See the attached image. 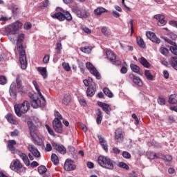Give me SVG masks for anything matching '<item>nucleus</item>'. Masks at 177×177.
I'll use <instances>...</instances> for the list:
<instances>
[{"label":"nucleus","mask_w":177,"mask_h":177,"mask_svg":"<svg viewBox=\"0 0 177 177\" xmlns=\"http://www.w3.org/2000/svg\"><path fill=\"white\" fill-rule=\"evenodd\" d=\"M103 92L106 96H108V97H113V93H111L110 89H109L107 87L104 88Z\"/></svg>","instance_id":"a19ab883"},{"label":"nucleus","mask_w":177,"mask_h":177,"mask_svg":"<svg viewBox=\"0 0 177 177\" xmlns=\"http://www.w3.org/2000/svg\"><path fill=\"white\" fill-rule=\"evenodd\" d=\"M12 26H13V28L15 29V30L17 32L19 31V30H20V28H21V27H23V24L19 21L13 23L12 24H11Z\"/></svg>","instance_id":"f704fd0d"},{"label":"nucleus","mask_w":177,"mask_h":177,"mask_svg":"<svg viewBox=\"0 0 177 177\" xmlns=\"http://www.w3.org/2000/svg\"><path fill=\"white\" fill-rule=\"evenodd\" d=\"M162 160L167 162H171L172 161V156L171 155L163 156Z\"/></svg>","instance_id":"3c124183"},{"label":"nucleus","mask_w":177,"mask_h":177,"mask_svg":"<svg viewBox=\"0 0 177 177\" xmlns=\"http://www.w3.org/2000/svg\"><path fill=\"white\" fill-rule=\"evenodd\" d=\"M97 105L102 109L103 111H104L106 114L110 115V113L111 111V107L109 104L104 102H98Z\"/></svg>","instance_id":"2eb2a0df"},{"label":"nucleus","mask_w":177,"mask_h":177,"mask_svg":"<svg viewBox=\"0 0 177 177\" xmlns=\"http://www.w3.org/2000/svg\"><path fill=\"white\" fill-rule=\"evenodd\" d=\"M15 146H16V141L15 140H10L8 141V148L12 154H15V153H17V149L15 148Z\"/></svg>","instance_id":"f3484780"},{"label":"nucleus","mask_w":177,"mask_h":177,"mask_svg":"<svg viewBox=\"0 0 177 177\" xmlns=\"http://www.w3.org/2000/svg\"><path fill=\"white\" fill-rule=\"evenodd\" d=\"M153 19H156L158 21V26L162 27L167 24V21L165 20V16L161 14H158L153 16Z\"/></svg>","instance_id":"1a4fd4ad"},{"label":"nucleus","mask_w":177,"mask_h":177,"mask_svg":"<svg viewBox=\"0 0 177 177\" xmlns=\"http://www.w3.org/2000/svg\"><path fill=\"white\" fill-rule=\"evenodd\" d=\"M37 71H39V74L43 77V78L45 80L46 78H48V75L46 74V68L44 67H39L37 68Z\"/></svg>","instance_id":"cd10ccee"},{"label":"nucleus","mask_w":177,"mask_h":177,"mask_svg":"<svg viewBox=\"0 0 177 177\" xmlns=\"http://www.w3.org/2000/svg\"><path fill=\"white\" fill-rule=\"evenodd\" d=\"M169 64L177 71V57H171L169 60Z\"/></svg>","instance_id":"bb28decb"},{"label":"nucleus","mask_w":177,"mask_h":177,"mask_svg":"<svg viewBox=\"0 0 177 177\" xmlns=\"http://www.w3.org/2000/svg\"><path fill=\"white\" fill-rule=\"evenodd\" d=\"M5 31L7 32V34H9L10 35H15L17 31L16 29L11 25L8 26L5 28Z\"/></svg>","instance_id":"412c9836"},{"label":"nucleus","mask_w":177,"mask_h":177,"mask_svg":"<svg viewBox=\"0 0 177 177\" xmlns=\"http://www.w3.org/2000/svg\"><path fill=\"white\" fill-rule=\"evenodd\" d=\"M146 36L150 41L152 42H154L155 44H160L161 42V40L158 38H157V36H156V33L153 32H147Z\"/></svg>","instance_id":"f8f14e48"},{"label":"nucleus","mask_w":177,"mask_h":177,"mask_svg":"<svg viewBox=\"0 0 177 177\" xmlns=\"http://www.w3.org/2000/svg\"><path fill=\"white\" fill-rule=\"evenodd\" d=\"M108 158H109L108 157H106L104 156H100L97 159V162L99 165H100V167L104 168Z\"/></svg>","instance_id":"5701e85b"},{"label":"nucleus","mask_w":177,"mask_h":177,"mask_svg":"<svg viewBox=\"0 0 177 177\" xmlns=\"http://www.w3.org/2000/svg\"><path fill=\"white\" fill-rule=\"evenodd\" d=\"M10 95L12 99H16L17 95L16 94V84L12 83L10 86Z\"/></svg>","instance_id":"6ab92c4d"},{"label":"nucleus","mask_w":177,"mask_h":177,"mask_svg":"<svg viewBox=\"0 0 177 177\" xmlns=\"http://www.w3.org/2000/svg\"><path fill=\"white\" fill-rule=\"evenodd\" d=\"M50 59V55H46L43 58V63H44V64H48V63H49Z\"/></svg>","instance_id":"052dcab7"},{"label":"nucleus","mask_w":177,"mask_h":177,"mask_svg":"<svg viewBox=\"0 0 177 177\" xmlns=\"http://www.w3.org/2000/svg\"><path fill=\"white\" fill-rule=\"evenodd\" d=\"M121 47L122 48L123 50H125V52H129V50L131 52H132V50H133V47H132L131 46H122V44H120Z\"/></svg>","instance_id":"09e8293b"},{"label":"nucleus","mask_w":177,"mask_h":177,"mask_svg":"<svg viewBox=\"0 0 177 177\" xmlns=\"http://www.w3.org/2000/svg\"><path fill=\"white\" fill-rule=\"evenodd\" d=\"M82 52H84V53H87L88 55H89V53H91V52H92V46H85V47H82L81 48Z\"/></svg>","instance_id":"c03bdc74"},{"label":"nucleus","mask_w":177,"mask_h":177,"mask_svg":"<svg viewBox=\"0 0 177 177\" xmlns=\"http://www.w3.org/2000/svg\"><path fill=\"white\" fill-rule=\"evenodd\" d=\"M147 155L149 160H154V158H156V153L153 152H148Z\"/></svg>","instance_id":"4d7b16f0"},{"label":"nucleus","mask_w":177,"mask_h":177,"mask_svg":"<svg viewBox=\"0 0 177 177\" xmlns=\"http://www.w3.org/2000/svg\"><path fill=\"white\" fill-rule=\"evenodd\" d=\"M96 92V88H95L93 85H90L89 87L86 90V95L90 97H92L95 95Z\"/></svg>","instance_id":"393cba45"},{"label":"nucleus","mask_w":177,"mask_h":177,"mask_svg":"<svg viewBox=\"0 0 177 177\" xmlns=\"http://www.w3.org/2000/svg\"><path fill=\"white\" fill-rule=\"evenodd\" d=\"M53 148L58 151V153H60V154H66V147L62 145H57L55 142L52 143Z\"/></svg>","instance_id":"4468645a"},{"label":"nucleus","mask_w":177,"mask_h":177,"mask_svg":"<svg viewBox=\"0 0 177 177\" xmlns=\"http://www.w3.org/2000/svg\"><path fill=\"white\" fill-rule=\"evenodd\" d=\"M108 158H109L108 157H106L104 156H100L97 159V162L99 165H100V167L104 168Z\"/></svg>","instance_id":"b1692460"},{"label":"nucleus","mask_w":177,"mask_h":177,"mask_svg":"<svg viewBox=\"0 0 177 177\" xmlns=\"http://www.w3.org/2000/svg\"><path fill=\"white\" fill-rule=\"evenodd\" d=\"M15 113L17 117H21L30 110V103L25 100L21 104H17L14 106Z\"/></svg>","instance_id":"7ed1b4c3"},{"label":"nucleus","mask_w":177,"mask_h":177,"mask_svg":"<svg viewBox=\"0 0 177 177\" xmlns=\"http://www.w3.org/2000/svg\"><path fill=\"white\" fill-rule=\"evenodd\" d=\"M28 151L34 156V157H36V158H39V157H41V153H39V151H38V149L35 147V146L32 145H29L28 147Z\"/></svg>","instance_id":"9b49d317"},{"label":"nucleus","mask_w":177,"mask_h":177,"mask_svg":"<svg viewBox=\"0 0 177 177\" xmlns=\"http://www.w3.org/2000/svg\"><path fill=\"white\" fill-rule=\"evenodd\" d=\"M115 165V162H114V160L110 159V158H108L103 168H105V169H109V171H113V169H114Z\"/></svg>","instance_id":"dca6fc26"},{"label":"nucleus","mask_w":177,"mask_h":177,"mask_svg":"<svg viewBox=\"0 0 177 177\" xmlns=\"http://www.w3.org/2000/svg\"><path fill=\"white\" fill-rule=\"evenodd\" d=\"M96 114V122L97 125H100V124H102V121L103 120V114L102 113V111H100V109H97Z\"/></svg>","instance_id":"4be33fe9"},{"label":"nucleus","mask_w":177,"mask_h":177,"mask_svg":"<svg viewBox=\"0 0 177 177\" xmlns=\"http://www.w3.org/2000/svg\"><path fill=\"white\" fill-rule=\"evenodd\" d=\"M28 126L29 128V131H30V135H31V133L33 132H37V131L35 130V128H34V125L32 124V122L31 121H28Z\"/></svg>","instance_id":"37998d69"},{"label":"nucleus","mask_w":177,"mask_h":177,"mask_svg":"<svg viewBox=\"0 0 177 177\" xmlns=\"http://www.w3.org/2000/svg\"><path fill=\"white\" fill-rule=\"evenodd\" d=\"M100 145L105 151H109V146H107V143L106 142V141H104V142H101Z\"/></svg>","instance_id":"e2e57ef3"},{"label":"nucleus","mask_w":177,"mask_h":177,"mask_svg":"<svg viewBox=\"0 0 177 177\" xmlns=\"http://www.w3.org/2000/svg\"><path fill=\"white\" fill-rule=\"evenodd\" d=\"M19 157L20 158H21L22 161L24 162L25 165H26V167H30V159H28V156H27V154L24 153H21L19 154Z\"/></svg>","instance_id":"aec40b11"},{"label":"nucleus","mask_w":177,"mask_h":177,"mask_svg":"<svg viewBox=\"0 0 177 177\" xmlns=\"http://www.w3.org/2000/svg\"><path fill=\"white\" fill-rule=\"evenodd\" d=\"M24 41V34L20 33L18 35L17 39V49L19 53V62L21 64V68L26 70L27 68V55L24 47L23 46V42Z\"/></svg>","instance_id":"f03ea898"},{"label":"nucleus","mask_w":177,"mask_h":177,"mask_svg":"<svg viewBox=\"0 0 177 177\" xmlns=\"http://www.w3.org/2000/svg\"><path fill=\"white\" fill-rule=\"evenodd\" d=\"M32 84L36 89V91L38 93V95L40 98L38 97L37 95V93H29V97L31 99V106L33 107V109H38V107H44L45 106V104L46 103V101L45 100V97H44V95H42V93H41V90H39V87L38 86V83L37 82L33 81Z\"/></svg>","instance_id":"f257e3e1"},{"label":"nucleus","mask_w":177,"mask_h":177,"mask_svg":"<svg viewBox=\"0 0 177 177\" xmlns=\"http://www.w3.org/2000/svg\"><path fill=\"white\" fill-rule=\"evenodd\" d=\"M6 120L10 124H13V125H16L17 122L16 120L13 119V115L11 113H8L6 115Z\"/></svg>","instance_id":"473e14b6"},{"label":"nucleus","mask_w":177,"mask_h":177,"mask_svg":"<svg viewBox=\"0 0 177 177\" xmlns=\"http://www.w3.org/2000/svg\"><path fill=\"white\" fill-rule=\"evenodd\" d=\"M53 129L57 133H62L63 132V126L62 122L57 119H54L53 121Z\"/></svg>","instance_id":"0eeeda50"},{"label":"nucleus","mask_w":177,"mask_h":177,"mask_svg":"<svg viewBox=\"0 0 177 177\" xmlns=\"http://www.w3.org/2000/svg\"><path fill=\"white\" fill-rule=\"evenodd\" d=\"M48 171V169H46V167L44 165H41L38 167V172L40 175H42L43 174H46V171Z\"/></svg>","instance_id":"58836bf2"},{"label":"nucleus","mask_w":177,"mask_h":177,"mask_svg":"<svg viewBox=\"0 0 177 177\" xmlns=\"http://www.w3.org/2000/svg\"><path fill=\"white\" fill-rule=\"evenodd\" d=\"M51 17H53V19H57L59 21H64V20H66V17H64V15L62 12L55 13L51 16Z\"/></svg>","instance_id":"a211bd4d"},{"label":"nucleus","mask_w":177,"mask_h":177,"mask_svg":"<svg viewBox=\"0 0 177 177\" xmlns=\"http://www.w3.org/2000/svg\"><path fill=\"white\" fill-rule=\"evenodd\" d=\"M10 168L12 171L17 172V174H24L26 172V167L23 166V163L18 159L13 160L11 163Z\"/></svg>","instance_id":"20e7f679"},{"label":"nucleus","mask_w":177,"mask_h":177,"mask_svg":"<svg viewBox=\"0 0 177 177\" xmlns=\"http://www.w3.org/2000/svg\"><path fill=\"white\" fill-rule=\"evenodd\" d=\"M65 171H74L75 165L73 164V161L70 159H66L64 165Z\"/></svg>","instance_id":"9d476101"},{"label":"nucleus","mask_w":177,"mask_h":177,"mask_svg":"<svg viewBox=\"0 0 177 177\" xmlns=\"http://www.w3.org/2000/svg\"><path fill=\"white\" fill-rule=\"evenodd\" d=\"M101 31L103 35H110V30L106 26H103L101 29Z\"/></svg>","instance_id":"de8ad7c7"},{"label":"nucleus","mask_w":177,"mask_h":177,"mask_svg":"<svg viewBox=\"0 0 177 177\" xmlns=\"http://www.w3.org/2000/svg\"><path fill=\"white\" fill-rule=\"evenodd\" d=\"M8 81L6 80V77L5 76H0V85H6Z\"/></svg>","instance_id":"bf43d9fd"},{"label":"nucleus","mask_w":177,"mask_h":177,"mask_svg":"<svg viewBox=\"0 0 177 177\" xmlns=\"http://www.w3.org/2000/svg\"><path fill=\"white\" fill-rule=\"evenodd\" d=\"M30 136L32 139V142L35 145H37L38 146H42L44 144V141L42 140V138L38 137V134H37V131H32Z\"/></svg>","instance_id":"6e6552de"},{"label":"nucleus","mask_w":177,"mask_h":177,"mask_svg":"<svg viewBox=\"0 0 177 177\" xmlns=\"http://www.w3.org/2000/svg\"><path fill=\"white\" fill-rule=\"evenodd\" d=\"M137 44L140 46V48H145V41L141 37L137 38Z\"/></svg>","instance_id":"8fccbe9b"},{"label":"nucleus","mask_w":177,"mask_h":177,"mask_svg":"<svg viewBox=\"0 0 177 177\" xmlns=\"http://www.w3.org/2000/svg\"><path fill=\"white\" fill-rule=\"evenodd\" d=\"M16 84L18 89H22L23 84L21 83V77H20V75H17Z\"/></svg>","instance_id":"c9c22d12"},{"label":"nucleus","mask_w":177,"mask_h":177,"mask_svg":"<svg viewBox=\"0 0 177 177\" xmlns=\"http://www.w3.org/2000/svg\"><path fill=\"white\" fill-rule=\"evenodd\" d=\"M72 11L73 13H75V15L77 16V17H80V19H82V15L81 14V9L79 8L78 6H75L72 8Z\"/></svg>","instance_id":"c85d7f7f"},{"label":"nucleus","mask_w":177,"mask_h":177,"mask_svg":"<svg viewBox=\"0 0 177 177\" xmlns=\"http://www.w3.org/2000/svg\"><path fill=\"white\" fill-rule=\"evenodd\" d=\"M118 167H120V168H123L124 169H129V166L124 162H119Z\"/></svg>","instance_id":"5fc2aeb1"},{"label":"nucleus","mask_w":177,"mask_h":177,"mask_svg":"<svg viewBox=\"0 0 177 177\" xmlns=\"http://www.w3.org/2000/svg\"><path fill=\"white\" fill-rule=\"evenodd\" d=\"M107 12H109V10L103 7H99L97 9L94 10V13L95 16H101L102 13H106Z\"/></svg>","instance_id":"a878e982"},{"label":"nucleus","mask_w":177,"mask_h":177,"mask_svg":"<svg viewBox=\"0 0 177 177\" xmlns=\"http://www.w3.org/2000/svg\"><path fill=\"white\" fill-rule=\"evenodd\" d=\"M62 49H63L62 43L60 42L57 43L56 48H55V52L57 55H60L62 53Z\"/></svg>","instance_id":"4c0bfd02"},{"label":"nucleus","mask_w":177,"mask_h":177,"mask_svg":"<svg viewBox=\"0 0 177 177\" xmlns=\"http://www.w3.org/2000/svg\"><path fill=\"white\" fill-rule=\"evenodd\" d=\"M169 24H170V26H172L173 27H176V28H177V21H170L169 22Z\"/></svg>","instance_id":"774afa93"},{"label":"nucleus","mask_w":177,"mask_h":177,"mask_svg":"<svg viewBox=\"0 0 177 177\" xmlns=\"http://www.w3.org/2000/svg\"><path fill=\"white\" fill-rule=\"evenodd\" d=\"M46 129H47L48 133H49L50 135H51V136H55V132L53 131V129H52L50 128V127H49V125L46 124Z\"/></svg>","instance_id":"13d9d810"},{"label":"nucleus","mask_w":177,"mask_h":177,"mask_svg":"<svg viewBox=\"0 0 177 177\" xmlns=\"http://www.w3.org/2000/svg\"><path fill=\"white\" fill-rule=\"evenodd\" d=\"M160 53H162V55H163L164 56H168L169 53V50H168L167 48L165 47H161L160 48Z\"/></svg>","instance_id":"a18cd8bd"},{"label":"nucleus","mask_w":177,"mask_h":177,"mask_svg":"<svg viewBox=\"0 0 177 177\" xmlns=\"http://www.w3.org/2000/svg\"><path fill=\"white\" fill-rule=\"evenodd\" d=\"M63 13L65 20H67L68 21H71V20H73V17L71 16V14L68 12V11H63Z\"/></svg>","instance_id":"ea45409f"},{"label":"nucleus","mask_w":177,"mask_h":177,"mask_svg":"<svg viewBox=\"0 0 177 177\" xmlns=\"http://www.w3.org/2000/svg\"><path fill=\"white\" fill-rule=\"evenodd\" d=\"M86 67L89 71L91 74L94 75V77H96L97 80H100L102 77L100 76V73H99V71H97V69L93 66V64L91 62H86Z\"/></svg>","instance_id":"39448f33"},{"label":"nucleus","mask_w":177,"mask_h":177,"mask_svg":"<svg viewBox=\"0 0 177 177\" xmlns=\"http://www.w3.org/2000/svg\"><path fill=\"white\" fill-rule=\"evenodd\" d=\"M106 59L112 63V64H115L116 66H120L121 64V61H115V59L117 58V56H115V54L110 50H107L106 51Z\"/></svg>","instance_id":"423d86ee"},{"label":"nucleus","mask_w":177,"mask_h":177,"mask_svg":"<svg viewBox=\"0 0 177 177\" xmlns=\"http://www.w3.org/2000/svg\"><path fill=\"white\" fill-rule=\"evenodd\" d=\"M32 26V25H31V23H30V22L26 23L24 25L25 30H30V28H31Z\"/></svg>","instance_id":"69168bd1"},{"label":"nucleus","mask_w":177,"mask_h":177,"mask_svg":"<svg viewBox=\"0 0 177 177\" xmlns=\"http://www.w3.org/2000/svg\"><path fill=\"white\" fill-rule=\"evenodd\" d=\"M169 104H176L177 103V93L171 94L169 97Z\"/></svg>","instance_id":"7c9ffc66"},{"label":"nucleus","mask_w":177,"mask_h":177,"mask_svg":"<svg viewBox=\"0 0 177 177\" xmlns=\"http://www.w3.org/2000/svg\"><path fill=\"white\" fill-rule=\"evenodd\" d=\"M62 67L66 71H70V70H71V68L70 67V64H68V63L64 62L62 64Z\"/></svg>","instance_id":"6e6d98bb"},{"label":"nucleus","mask_w":177,"mask_h":177,"mask_svg":"<svg viewBox=\"0 0 177 177\" xmlns=\"http://www.w3.org/2000/svg\"><path fill=\"white\" fill-rule=\"evenodd\" d=\"M70 102H71V96L70 95V94L64 95L62 100L63 104H64L65 106H68V104H70Z\"/></svg>","instance_id":"c756f323"},{"label":"nucleus","mask_w":177,"mask_h":177,"mask_svg":"<svg viewBox=\"0 0 177 177\" xmlns=\"http://www.w3.org/2000/svg\"><path fill=\"white\" fill-rule=\"evenodd\" d=\"M169 50H171V53L173 55H175L177 57V46H171L169 48Z\"/></svg>","instance_id":"864d4df0"},{"label":"nucleus","mask_w":177,"mask_h":177,"mask_svg":"<svg viewBox=\"0 0 177 177\" xmlns=\"http://www.w3.org/2000/svg\"><path fill=\"white\" fill-rule=\"evenodd\" d=\"M130 68L133 73H136V74H140V68L136 65L131 64H130Z\"/></svg>","instance_id":"72a5a7b5"},{"label":"nucleus","mask_w":177,"mask_h":177,"mask_svg":"<svg viewBox=\"0 0 177 177\" xmlns=\"http://www.w3.org/2000/svg\"><path fill=\"white\" fill-rule=\"evenodd\" d=\"M158 103L160 104V106H164V104H165V99L162 97H159L158 99Z\"/></svg>","instance_id":"0e129e2a"},{"label":"nucleus","mask_w":177,"mask_h":177,"mask_svg":"<svg viewBox=\"0 0 177 177\" xmlns=\"http://www.w3.org/2000/svg\"><path fill=\"white\" fill-rule=\"evenodd\" d=\"M145 75L147 80L149 81H153V75L150 73V71L146 70L145 72Z\"/></svg>","instance_id":"49530a36"},{"label":"nucleus","mask_w":177,"mask_h":177,"mask_svg":"<svg viewBox=\"0 0 177 177\" xmlns=\"http://www.w3.org/2000/svg\"><path fill=\"white\" fill-rule=\"evenodd\" d=\"M55 120L57 119L59 120V121H60V120H63V116H62V115L60 114V113H59V111H55Z\"/></svg>","instance_id":"680f3d73"},{"label":"nucleus","mask_w":177,"mask_h":177,"mask_svg":"<svg viewBox=\"0 0 177 177\" xmlns=\"http://www.w3.org/2000/svg\"><path fill=\"white\" fill-rule=\"evenodd\" d=\"M139 62L146 68H149L150 67V63H149V62H147V59L146 58L142 57L139 59Z\"/></svg>","instance_id":"2f4dec72"},{"label":"nucleus","mask_w":177,"mask_h":177,"mask_svg":"<svg viewBox=\"0 0 177 177\" xmlns=\"http://www.w3.org/2000/svg\"><path fill=\"white\" fill-rule=\"evenodd\" d=\"M122 156L124 157V158H129L131 157V153L127 151H123Z\"/></svg>","instance_id":"338daca9"},{"label":"nucleus","mask_w":177,"mask_h":177,"mask_svg":"<svg viewBox=\"0 0 177 177\" xmlns=\"http://www.w3.org/2000/svg\"><path fill=\"white\" fill-rule=\"evenodd\" d=\"M51 161L55 164V165H57V164H59V157L57 156L55 153H53L51 155Z\"/></svg>","instance_id":"79ce46f5"},{"label":"nucleus","mask_w":177,"mask_h":177,"mask_svg":"<svg viewBox=\"0 0 177 177\" xmlns=\"http://www.w3.org/2000/svg\"><path fill=\"white\" fill-rule=\"evenodd\" d=\"M82 19H86V17H89V12L88 11L83 10L81 11Z\"/></svg>","instance_id":"603ef678"},{"label":"nucleus","mask_w":177,"mask_h":177,"mask_svg":"<svg viewBox=\"0 0 177 177\" xmlns=\"http://www.w3.org/2000/svg\"><path fill=\"white\" fill-rule=\"evenodd\" d=\"M133 84H136V85H138V86H142V85H143L140 78H139V77H137V76H133Z\"/></svg>","instance_id":"e433bc0d"},{"label":"nucleus","mask_w":177,"mask_h":177,"mask_svg":"<svg viewBox=\"0 0 177 177\" xmlns=\"http://www.w3.org/2000/svg\"><path fill=\"white\" fill-rule=\"evenodd\" d=\"M115 140L118 143H121L124 140V134L122 130L118 129L115 132Z\"/></svg>","instance_id":"ddd939ff"}]
</instances>
